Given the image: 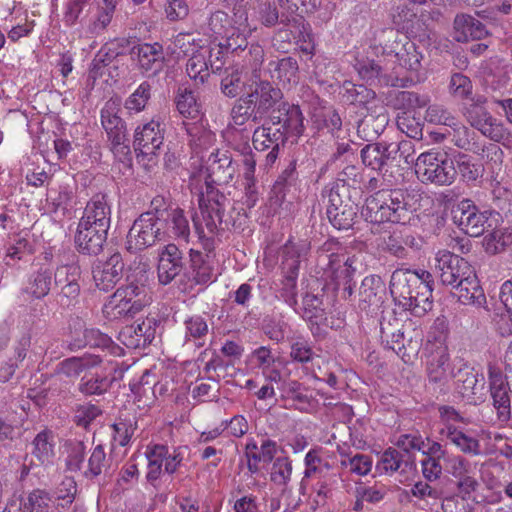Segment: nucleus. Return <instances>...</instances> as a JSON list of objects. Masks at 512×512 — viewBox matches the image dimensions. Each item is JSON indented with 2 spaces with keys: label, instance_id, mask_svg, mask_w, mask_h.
Here are the masks:
<instances>
[{
  "label": "nucleus",
  "instance_id": "nucleus-1",
  "mask_svg": "<svg viewBox=\"0 0 512 512\" xmlns=\"http://www.w3.org/2000/svg\"><path fill=\"white\" fill-rule=\"evenodd\" d=\"M391 292L417 317L432 309L433 277L426 270L397 269L392 273Z\"/></svg>",
  "mask_w": 512,
  "mask_h": 512
},
{
  "label": "nucleus",
  "instance_id": "nucleus-2",
  "mask_svg": "<svg viewBox=\"0 0 512 512\" xmlns=\"http://www.w3.org/2000/svg\"><path fill=\"white\" fill-rule=\"evenodd\" d=\"M412 196L402 190H381L366 199L362 215L371 223L408 224L414 217Z\"/></svg>",
  "mask_w": 512,
  "mask_h": 512
},
{
  "label": "nucleus",
  "instance_id": "nucleus-3",
  "mask_svg": "<svg viewBox=\"0 0 512 512\" xmlns=\"http://www.w3.org/2000/svg\"><path fill=\"white\" fill-rule=\"evenodd\" d=\"M148 275L139 270L127 275L121 285L105 304V312L114 318L134 317L151 303Z\"/></svg>",
  "mask_w": 512,
  "mask_h": 512
},
{
  "label": "nucleus",
  "instance_id": "nucleus-4",
  "mask_svg": "<svg viewBox=\"0 0 512 512\" xmlns=\"http://www.w3.org/2000/svg\"><path fill=\"white\" fill-rule=\"evenodd\" d=\"M318 265L324 274L330 277L337 286L352 282L356 272L355 257H346L342 245L335 239H329L317 251Z\"/></svg>",
  "mask_w": 512,
  "mask_h": 512
},
{
  "label": "nucleus",
  "instance_id": "nucleus-5",
  "mask_svg": "<svg viewBox=\"0 0 512 512\" xmlns=\"http://www.w3.org/2000/svg\"><path fill=\"white\" fill-rule=\"evenodd\" d=\"M452 221L465 234L478 237L498 224L499 213L495 211H481L470 199H463L451 208Z\"/></svg>",
  "mask_w": 512,
  "mask_h": 512
},
{
  "label": "nucleus",
  "instance_id": "nucleus-6",
  "mask_svg": "<svg viewBox=\"0 0 512 512\" xmlns=\"http://www.w3.org/2000/svg\"><path fill=\"white\" fill-rule=\"evenodd\" d=\"M416 173L423 183L450 185L456 178L454 160L446 152L429 151L416 159Z\"/></svg>",
  "mask_w": 512,
  "mask_h": 512
},
{
  "label": "nucleus",
  "instance_id": "nucleus-7",
  "mask_svg": "<svg viewBox=\"0 0 512 512\" xmlns=\"http://www.w3.org/2000/svg\"><path fill=\"white\" fill-rule=\"evenodd\" d=\"M199 202L202 218L209 234L215 235L234 226V222L226 215L230 200L209 182H207L206 195Z\"/></svg>",
  "mask_w": 512,
  "mask_h": 512
},
{
  "label": "nucleus",
  "instance_id": "nucleus-8",
  "mask_svg": "<svg viewBox=\"0 0 512 512\" xmlns=\"http://www.w3.org/2000/svg\"><path fill=\"white\" fill-rule=\"evenodd\" d=\"M327 217L330 223L339 230L353 227L358 214V205L351 199L346 185H332L327 192Z\"/></svg>",
  "mask_w": 512,
  "mask_h": 512
},
{
  "label": "nucleus",
  "instance_id": "nucleus-9",
  "mask_svg": "<svg viewBox=\"0 0 512 512\" xmlns=\"http://www.w3.org/2000/svg\"><path fill=\"white\" fill-rule=\"evenodd\" d=\"M380 37L386 41L385 51L388 54L394 53L401 66L414 72L421 69L423 54L407 36L396 29L385 28L381 31Z\"/></svg>",
  "mask_w": 512,
  "mask_h": 512
},
{
  "label": "nucleus",
  "instance_id": "nucleus-10",
  "mask_svg": "<svg viewBox=\"0 0 512 512\" xmlns=\"http://www.w3.org/2000/svg\"><path fill=\"white\" fill-rule=\"evenodd\" d=\"M163 234L160 223L150 213H142L128 231L126 249L136 254L156 244Z\"/></svg>",
  "mask_w": 512,
  "mask_h": 512
},
{
  "label": "nucleus",
  "instance_id": "nucleus-11",
  "mask_svg": "<svg viewBox=\"0 0 512 512\" xmlns=\"http://www.w3.org/2000/svg\"><path fill=\"white\" fill-rule=\"evenodd\" d=\"M436 261V274L443 285L454 288L457 282L463 281L466 275L471 274L470 264L462 257L449 251L439 252Z\"/></svg>",
  "mask_w": 512,
  "mask_h": 512
},
{
  "label": "nucleus",
  "instance_id": "nucleus-12",
  "mask_svg": "<svg viewBox=\"0 0 512 512\" xmlns=\"http://www.w3.org/2000/svg\"><path fill=\"white\" fill-rule=\"evenodd\" d=\"M129 54L141 73L157 75L164 68V49L158 42L133 45Z\"/></svg>",
  "mask_w": 512,
  "mask_h": 512
},
{
  "label": "nucleus",
  "instance_id": "nucleus-13",
  "mask_svg": "<svg viewBox=\"0 0 512 512\" xmlns=\"http://www.w3.org/2000/svg\"><path fill=\"white\" fill-rule=\"evenodd\" d=\"M249 97L253 99L256 111L260 114L261 118L266 116L269 112L282 103V91L274 86L271 82L262 79H255L249 86Z\"/></svg>",
  "mask_w": 512,
  "mask_h": 512
},
{
  "label": "nucleus",
  "instance_id": "nucleus-14",
  "mask_svg": "<svg viewBox=\"0 0 512 512\" xmlns=\"http://www.w3.org/2000/svg\"><path fill=\"white\" fill-rule=\"evenodd\" d=\"M107 228L79 222L74 235L77 251L83 255H98L107 240Z\"/></svg>",
  "mask_w": 512,
  "mask_h": 512
},
{
  "label": "nucleus",
  "instance_id": "nucleus-15",
  "mask_svg": "<svg viewBox=\"0 0 512 512\" xmlns=\"http://www.w3.org/2000/svg\"><path fill=\"white\" fill-rule=\"evenodd\" d=\"M124 262L119 252L112 254L105 261H98L92 268L96 287L104 292L112 290L122 278Z\"/></svg>",
  "mask_w": 512,
  "mask_h": 512
},
{
  "label": "nucleus",
  "instance_id": "nucleus-16",
  "mask_svg": "<svg viewBox=\"0 0 512 512\" xmlns=\"http://www.w3.org/2000/svg\"><path fill=\"white\" fill-rule=\"evenodd\" d=\"M303 120L304 117L299 106L282 102L271 111L267 121L269 124L285 130L288 136H299L304 130Z\"/></svg>",
  "mask_w": 512,
  "mask_h": 512
},
{
  "label": "nucleus",
  "instance_id": "nucleus-17",
  "mask_svg": "<svg viewBox=\"0 0 512 512\" xmlns=\"http://www.w3.org/2000/svg\"><path fill=\"white\" fill-rule=\"evenodd\" d=\"M158 321L153 317H147L137 325L124 327L119 333V340L123 345L131 349L145 348L155 338Z\"/></svg>",
  "mask_w": 512,
  "mask_h": 512
},
{
  "label": "nucleus",
  "instance_id": "nucleus-18",
  "mask_svg": "<svg viewBox=\"0 0 512 512\" xmlns=\"http://www.w3.org/2000/svg\"><path fill=\"white\" fill-rule=\"evenodd\" d=\"M163 128L159 121L151 120L135 130L133 146L137 157L154 155L163 143Z\"/></svg>",
  "mask_w": 512,
  "mask_h": 512
},
{
  "label": "nucleus",
  "instance_id": "nucleus-19",
  "mask_svg": "<svg viewBox=\"0 0 512 512\" xmlns=\"http://www.w3.org/2000/svg\"><path fill=\"white\" fill-rule=\"evenodd\" d=\"M386 297L385 284L380 276H366L360 285L358 293V307L367 313L377 311L384 303Z\"/></svg>",
  "mask_w": 512,
  "mask_h": 512
},
{
  "label": "nucleus",
  "instance_id": "nucleus-20",
  "mask_svg": "<svg viewBox=\"0 0 512 512\" xmlns=\"http://www.w3.org/2000/svg\"><path fill=\"white\" fill-rule=\"evenodd\" d=\"M183 269L182 252L175 244H168L161 250L157 266L159 282L170 284Z\"/></svg>",
  "mask_w": 512,
  "mask_h": 512
},
{
  "label": "nucleus",
  "instance_id": "nucleus-21",
  "mask_svg": "<svg viewBox=\"0 0 512 512\" xmlns=\"http://www.w3.org/2000/svg\"><path fill=\"white\" fill-rule=\"evenodd\" d=\"M310 249L308 240L289 239L282 247L283 275H298L300 263L307 259Z\"/></svg>",
  "mask_w": 512,
  "mask_h": 512
},
{
  "label": "nucleus",
  "instance_id": "nucleus-22",
  "mask_svg": "<svg viewBox=\"0 0 512 512\" xmlns=\"http://www.w3.org/2000/svg\"><path fill=\"white\" fill-rule=\"evenodd\" d=\"M79 222L110 228L111 208L107 201V195L103 193L95 194L86 204L83 216Z\"/></svg>",
  "mask_w": 512,
  "mask_h": 512
},
{
  "label": "nucleus",
  "instance_id": "nucleus-23",
  "mask_svg": "<svg viewBox=\"0 0 512 512\" xmlns=\"http://www.w3.org/2000/svg\"><path fill=\"white\" fill-rule=\"evenodd\" d=\"M454 39L457 42L480 40L488 35L486 26L472 15L461 13L455 16L453 22Z\"/></svg>",
  "mask_w": 512,
  "mask_h": 512
},
{
  "label": "nucleus",
  "instance_id": "nucleus-24",
  "mask_svg": "<svg viewBox=\"0 0 512 512\" xmlns=\"http://www.w3.org/2000/svg\"><path fill=\"white\" fill-rule=\"evenodd\" d=\"M185 277L188 279L191 286L207 285L215 281L216 277L213 275L210 255L191 249L190 270Z\"/></svg>",
  "mask_w": 512,
  "mask_h": 512
},
{
  "label": "nucleus",
  "instance_id": "nucleus-25",
  "mask_svg": "<svg viewBox=\"0 0 512 512\" xmlns=\"http://www.w3.org/2000/svg\"><path fill=\"white\" fill-rule=\"evenodd\" d=\"M299 186L300 181L296 171V161L292 160L278 176L272 187V192L278 200L283 202L287 198L294 199L300 190Z\"/></svg>",
  "mask_w": 512,
  "mask_h": 512
},
{
  "label": "nucleus",
  "instance_id": "nucleus-26",
  "mask_svg": "<svg viewBox=\"0 0 512 512\" xmlns=\"http://www.w3.org/2000/svg\"><path fill=\"white\" fill-rule=\"evenodd\" d=\"M398 319L393 318V321H385L382 318L380 321V338L382 345L390 350H393L402 359L406 356L404 332L400 328Z\"/></svg>",
  "mask_w": 512,
  "mask_h": 512
},
{
  "label": "nucleus",
  "instance_id": "nucleus-27",
  "mask_svg": "<svg viewBox=\"0 0 512 512\" xmlns=\"http://www.w3.org/2000/svg\"><path fill=\"white\" fill-rule=\"evenodd\" d=\"M505 377L500 373H494L490 375V391L493 398V405L498 411L500 419H508L510 417V403L511 399L509 396V386Z\"/></svg>",
  "mask_w": 512,
  "mask_h": 512
},
{
  "label": "nucleus",
  "instance_id": "nucleus-28",
  "mask_svg": "<svg viewBox=\"0 0 512 512\" xmlns=\"http://www.w3.org/2000/svg\"><path fill=\"white\" fill-rule=\"evenodd\" d=\"M118 111V105L111 101L101 111V123L110 142L127 138L126 123L118 116Z\"/></svg>",
  "mask_w": 512,
  "mask_h": 512
},
{
  "label": "nucleus",
  "instance_id": "nucleus-29",
  "mask_svg": "<svg viewBox=\"0 0 512 512\" xmlns=\"http://www.w3.org/2000/svg\"><path fill=\"white\" fill-rule=\"evenodd\" d=\"M277 452L276 442L267 439L261 444L260 451L256 442L251 441L246 444L245 456L247 458V468L251 474H257L260 470L259 463L268 464L272 462Z\"/></svg>",
  "mask_w": 512,
  "mask_h": 512
},
{
  "label": "nucleus",
  "instance_id": "nucleus-30",
  "mask_svg": "<svg viewBox=\"0 0 512 512\" xmlns=\"http://www.w3.org/2000/svg\"><path fill=\"white\" fill-rule=\"evenodd\" d=\"M212 162L209 164L207 171L206 183L227 184L232 181L235 174V167L232 159L226 154L216 153L212 155Z\"/></svg>",
  "mask_w": 512,
  "mask_h": 512
},
{
  "label": "nucleus",
  "instance_id": "nucleus-31",
  "mask_svg": "<svg viewBox=\"0 0 512 512\" xmlns=\"http://www.w3.org/2000/svg\"><path fill=\"white\" fill-rule=\"evenodd\" d=\"M268 70L271 78H275L279 83L297 84L299 81V65L294 57L287 56L268 63Z\"/></svg>",
  "mask_w": 512,
  "mask_h": 512
},
{
  "label": "nucleus",
  "instance_id": "nucleus-32",
  "mask_svg": "<svg viewBox=\"0 0 512 512\" xmlns=\"http://www.w3.org/2000/svg\"><path fill=\"white\" fill-rule=\"evenodd\" d=\"M441 435L454 444L462 453L470 455L481 453L479 440L458 429L453 424H446L445 428L441 430Z\"/></svg>",
  "mask_w": 512,
  "mask_h": 512
},
{
  "label": "nucleus",
  "instance_id": "nucleus-33",
  "mask_svg": "<svg viewBox=\"0 0 512 512\" xmlns=\"http://www.w3.org/2000/svg\"><path fill=\"white\" fill-rule=\"evenodd\" d=\"M457 290L459 301L465 305L477 304L481 305L485 301L483 289L479 285L476 274L471 269V274L466 275L463 281L457 282L454 287Z\"/></svg>",
  "mask_w": 512,
  "mask_h": 512
},
{
  "label": "nucleus",
  "instance_id": "nucleus-34",
  "mask_svg": "<svg viewBox=\"0 0 512 512\" xmlns=\"http://www.w3.org/2000/svg\"><path fill=\"white\" fill-rule=\"evenodd\" d=\"M457 391L463 396L470 398L483 388L484 377L473 368L464 366L454 375Z\"/></svg>",
  "mask_w": 512,
  "mask_h": 512
},
{
  "label": "nucleus",
  "instance_id": "nucleus-35",
  "mask_svg": "<svg viewBox=\"0 0 512 512\" xmlns=\"http://www.w3.org/2000/svg\"><path fill=\"white\" fill-rule=\"evenodd\" d=\"M389 122V116L386 112L377 115L367 114L357 126V134L365 141H373L383 133Z\"/></svg>",
  "mask_w": 512,
  "mask_h": 512
},
{
  "label": "nucleus",
  "instance_id": "nucleus-36",
  "mask_svg": "<svg viewBox=\"0 0 512 512\" xmlns=\"http://www.w3.org/2000/svg\"><path fill=\"white\" fill-rule=\"evenodd\" d=\"M260 134L261 138H264L270 146V151L265 156L266 164L272 165L278 157L280 148L284 147L287 142L288 135L285 133V130H281L273 124H269L268 121L260 128Z\"/></svg>",
  "mask_w": 512,
  "mask_h": 512
},
{
  "label": "nucleus",
  "instance_id": "nucleus-37",
  "mask_svg": "<svg viewBox=\"0 0 512 512\" xmlns=\"http://www.w3.org/2000/svg\"><path fill=\"white\" fill-rule=\"evenodd\" d=\"M487 99L482 95H476L468 99V102L463 105V115L470 125L478 128L491 120V114L484 106Z\"/></svg>",
  "mask_w": 512,
  "mask_h": 512
},
{
  "label": "nucleus",
  "instance_id": "nucleus-38",
  "mask_svg": "<svg viewBox=\"0 0 512 512\" xmlns=\"http://www.w3.org/2000/svg\"><path fill=\"white\" fill-rule=\"evenodd\" d=\"M259 19L261 23L267 27L275 26L280 23L285 27L299 26L302 17L294 16L292 14L281 13L279 14L275 4L263 3L259 7Z\"/></svg>",
  "mask_w": 512,
  "mask_h": 512
},
{
  "label": "nucleus",
  "instance_id": "nucleus-39",
  "mask_svg": "<svg viewBox=\"0 0 512 512\" xmlns=\"http://www.w3.org/2000/svg\"><path fill=\"white\" fill-rule=\"evenodd\" d=\"M187 75L196 84H204L210 76L208 66V54L204 47L196 50L186 63Z\"/></svg>",
  "mask_w": 512,
  "mask_h": 512
},
{
  "label": "nucleus",
  "instance_id": "nucleus-40",
  "mask_svg": "<svg viewBox=\"0 0 512 512\" xmlns=\"http://www.w3.org/2000/svg\"><path fill=\"white\" fill-rule=\"evenodd\" d=\"M303 312L302 317L309 321L311 325H315L319 329L320 325L325 324L327 321L326 308L323 304L322 297L306 293L302 300Z\"/></svg>",
  "mask_w": 512,
  "mask_h": 512
},
{
  "label": "nucleus",
  "instance_id": "nucleus-41",
  "mask_svg": "<svg viewBox=\"0 0 512 512\" xmlns=\"http://www.w3.org/2000/svg\"><path fill=\"white\" fill-rule=\"evenodd\" d=\"M231 117L234 124L242 126L249 120L254 123L262 119L257 113L253 99L249 97L248 92L236 100L231 110Z\"/></svg>",
  "mask_w": 512,
  "mask_h": 512
},
{
  "label": "nucleus",
  "instance_id": "nucleus-42",
  "mask_svg": "<svg viewBox=\"0 0 512 512\" xmlns=\"http://www.w3.org/2000/svg\"><path fill=\"white\" fill-rule=\"evenodd\" d=\"M390 103L394 109L403 110L406 114L408 111L426 107L429 98L413 91H397L390 94Z\"/></svg>",
  "mask_w": 512,
  "mask_h": 512
},
{
  "label": "nucleus",
  "instance_id": "nucleus-43",
  "mask_svg": "<svg viewBox=\"0 0 512 512\" xmlns=\"http://www.w3.org/2000/svg\"><path fill=\"white\" fill-rule=\"evenodd\" d=\"M343 98L352 105L366 106L376 98L374 90L363 84H355L351 81H344L342 84Z\"/></svg>",
  "mask_w": 512,
  "mask_h": 512
},
{
  "label": "nucleus",
  "instance_id": "nucleus-44",
  "mask_svg": "<svg viewBox=\"0 0 512 512\" xmlns=\"http://www.w3.org/2000/svg\"><path fill=\"white\" fill-rule=\"evenodd\" d=\"M443 357H440L436 363L432 361L428 366V382L427 389L435 395L446 394L447 392V374Z\"/></svg>",
  "mask_w": 512,
  "mask_h": 512
},
{
  "label": "nucleus",
  "instance_id": "nucleus-45",
  "mask_svg": "<svg viewBox=\"0 0 512 512\" xmlns=\"http://www.w3.org/2000/svg\"><path fill=\"white\" fill-rule=\"evenodd\" d=\"M149 377L150 373L145 371L138 382L129 384L139 407L150 406L155 400L154 386L156 382L150 381Z\"/></svg>",
  "mask_w": 512,
  "mask_h": 512
},
{
  "label": "nucleus",
  "instance_id": "nucleus-46",
  "mask_svg": "<svg viewBox=\"0 0 512 512\" xmlns=\"http://www.w3.org/2000/svg\"><path fill=\"white\" fill-rule=\"evenodd\" d=\"M111 465V460L106 457V453L102 445H97L89 459L87 469L84 470L83 475L87 479H94L101 474H107Z\"/></svg>",
  "mask_w": 512,
  "mask_h": 512
},
{
  "label": "nucleus",
  "instance_id": "nucleus-47",
  "mask_svg": "<svg viewBox=\"0 0 512 512\" xmlns=\"http://www.w3.org/2000/svg\"><path fill=\"white\" fill-rule=\"evenodd\" d=\"M413 460L406 459L402 452L395 448H388L382 454L378 464L377 469L382 470L386 473H393L401 469L402 466L404 468L401 472L406 471V467L412 465Z\"/></svg>",
  "mask_w": 512,
  "mask_h": 512
},
{
  "label": "nucleus",
  "instance_id": "nucleus-48",
  "mask_svg": "<svg viewBox=\"0 0 512 512\" xmlns=\"http://www.w3.org/2000/svg\"><path fill=\"white\" fill-rule=\"evenodd\" d=\"M456 168V175L460 174L461 178L465 182L476 181L483 175L484 168L481 164L476 163L467 154H459L454 159Z\"/></svg>",
  "mask_w": 512,
  "mask_h": 512
},
{
  "label": "nucleus",
  "instance_id": "nucleus-49",
  "mask_svg": "<svg viewBox=\"0 0 512 512\" xmlns=\"http://www.w3.org/2000/svg\"><path fill=\"white\" fill-rule=\"evenodd\" d=\"M54 275V283L57 287L67 286L73 282L79 281L81 277V268L78 264L76 255H72V260L59 265Z\"/></svg>",
  "mask_w": 512,
  "mask_h": 512
},
{
  "label": "nucleus",
  "instance_id": "nucleus-50",
  "mask_svg": "<svg viewBox=\"0 0 512 512\" xmlns=\"http://www.w3.org/2000/svg\"><path fill=\"white\" fill-rule=\"evenodd\" d=\"M162 221L167 223L168 229L171 230L175 237L181 238L184 241H188L190 235V225L182 209H170V212Z\"/></svg>",
  "mask_w": 512,
  "mask_h": 512
},
{
  "label": "nucleus",
  "instance_id": "nucleus-51",
  "mask_svg": "<svg viewBox=\"0 0 512 512\" xmlns=\"http://www.w3.org/2000/svg\"><path fill=\"white\" fill-rule=\"evenodd\" d=\"M52 275L53 272L50 269L43 267L31 275L29 291L33 297L41 299L48 295L51 289Z\"/></svg>",
  "mask_w": 512,
  "mask_h": 512
},
{
  "label": "nucleus",
  "instance_id": "nucleus-52",
  "mask_svg": "<svg viewBox=\"0 0 512 512\" xmlns=\"http://www.w3.org/2000/svg\"><path fill=\"white\" fill-rule=\"evenodd\" d=\"M113 344L111 338L99 331L98 329L90 328L85 329L83 339H76L70 343L71 350L80 349L85 346L94 348H109Z\"/></svg>",
  "mask_w": 512,
  "mask_h": 512
},
{
  "label": "nucleus",
  "instance_id": "nucleus-53",
  "mask_svg": "<svg viewBox=\"0 0 512 512\" xmlns=\"http://www.w3.org/2000/svg\"><path fill=\"white\" fill-rule=\"evenodd\" d=\"M184 325L186 341H198L196 345L202 347L204 345L203 340L207 337L209 332V327L204 317L201 315H193L185 320Z\"/></svg>",
  "mask_w": 512,
  "mask_h": 512
},
{
  "label": "nucleus",
  "instance_id": "nucleus-54",
  "mask_svg": "<svg viewBox=\"0 0 512 512\" xmlns=\"http://www.w3.org/2000/svg\"><path fill=\"white\" fill-rule=\"evenodd\" d=\"M53 434L49 430L39 432L34 438L32 454L41 462H49L53 457Z\"/></svg>",
  "mask_w": 512,
  "mask_h": 512
},
{
  "label": "nucleus",
  "instance_id": "nucleus-55",
  "mask_svg": "<svg viewBox=\"0 0 512 512\" xmlns=\"http://www.w3.org/2000/svg\"><path fill=\"white\" fill-rule=\"evenodd\" d=\"M176 107L180 114L187 118H197L200 110L196 97L191 90L179 89L176 96Z\"/></svg>",
  "mask_w": 512,
  "mask_h": 512
},
{
  "label": "nucleus",
  "instance_id": "nucleus-56",
  "mask_svg": "<svg viewBox=\"0 0 512 512\" xmlns=\"http://www.w3.org/2000/svg\"><path fill=\"white\" fill-rule=\"evenodd\" d=\"M109 387L110 381L105 376L96 374L82 377L78 390L86 396H92L105 393Z\"/></svg>",
  "mask_w": 512,
  "mask_h": 512
},
{
  "label": "nucleus",
  "instance_id": "nucleus-57",
  "mask_svg": "<svg viewBox=\"0 0 512 512\" xmlns=\"http://www.w3.org/2000/svg\"><path fill=\"white\" fill-rule=\"evenodd\" d=\"M51 503L49 493L36 489L29 493L27 499L22 503V512H48Z\"/></svg>",
  "mask_w": 512,
  "mask_h": 512
},
{
  "label": "nucleus",
  "instance_id": "nucleus-58",
  "mask_svg": "<svg viewBox=\"0 0 512 512\" xmlns=\"http://www.w3.org/2000/svg\"><path fill=\"white\" fill-rule=\"evenodd\" d=\"M292 474V464L288 457H277L273 462L270 479L276 485L286 486Z\"/></svg>",
  "mask_w": 512,
  "mask_h": 512
},
{
  "label": "nucleus",
  "instance_id": "nucleus-59",
  "mask_svg": "<svg viewBox=\"0 0 512 512\" xmlns=\"http://www.w3.org/2000/svg\"><path fill=\"white\" fill-rule=\"evenodd\" d=\"M449 89L455 98L470 99L472 96L473 85L469 77L462 73H454L451 76Z\"/></svg>",
  "mask_w": 512,
  "mask_h": 512
},
{
  "label": "nucleus",
  "instance_id": "nucleus-60",
  "mask_svg": "<svg viewBox=\"0 0 512 512\" xmlns=\"http://www.w3.org/2000/svg\"><path fill=\"white\" fill-rule=\"evenodd\" d=\"M382 143H369L361 150L362 163L376 171H382Z\"/></svg>",
  "mask_w": 512,
  "mask_h": 512
},
{
  "label": "nucleus",
  "instance_id": "nucleus-61",
  "mask_svg": "<svg viewBox=\"0 0 512 512\" xmlns=\"http://www.w3.org/2000/svg\"><path fill=\"white\" fill-rule=\"evenodd\" d=\"M151 97V85L149 82H142L138 88L130 95L125 102V107L129 110L140 112L143 110Z\"/></svg>",
  "mask_w": 512,
  "mask_h": 512
},
{
  "label": "nucleus",
  "instance_id": "nucleus-62",
  "mask_svg": "<svg viewBox=\"0 0 512 512\" xmlns=\"http://www.w3.org/2000/svg\"><path fill=\"white\" fill-rule=\"evenodd\" d=\"M288 324L281 318L266 317L262 322V330L269 339L280 342L284 340Z\"/></svg>",
  "mask_w": 512,
  "mask_h": 512
},
{
  "label": "nucleus",
  "instance_id": "nucleus-63",
  "mask_svg": "<svg viewBox=\"0 0 512 512\" xmlns=\"http://www.w3.org/2000/svg\"><path fill=\"white\" fill-rule=\"evenodd\" d=\"M89 366L87 360L78 357H71L63 360L57 368V373L68 378H76Z\"/></svg>",
  "mask_w": 512,
  "mask_h": 512
},
{
  "label": "nucleus",
  "instance_id": "nucleus-64",
  "mask_svg": "<svg viewBox=\"0 0 512 512\" xmlns=\"http://www.w3.org/2000/svg\"><path fill=\"white\" fill-rule=\"evenodd\" d=\"M281 390L288 399H292L301 404L310 403V397L305 393L307 388L297 380L284 381Z\"/></svg>",
  "mask_w": 512,
  "mask_h": 512
}]
</instances>
